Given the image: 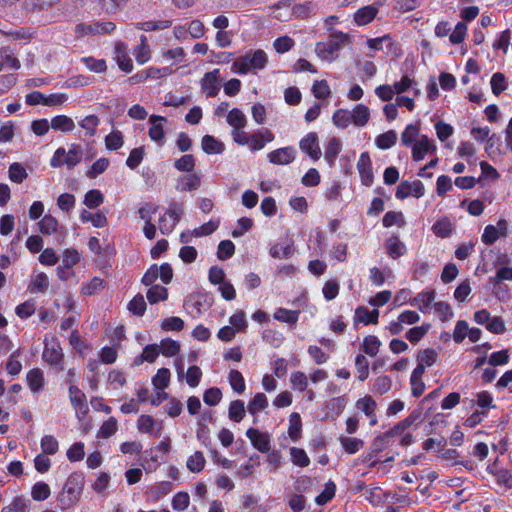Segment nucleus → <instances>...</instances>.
<instances>
[{
    "label": "nucleus",
    "instance_id": "nucleus-1",
    "mask_svg": "<svg viewBox=\"0 0 512 512\" xmlns=\"http://www.w3.org/2000/svg\"><path fill=\"white\" fill-rule=\"evenodd\" d=\"M396 437H399V445L401 447H407L415 441L413 434L401 435L398 431H395L393 426L391 429L384 433L376 435L368 448L367 454L364 456V461L371 462V466H375L379 461L374 460V457L391 447L395 443Z\"/></svg>",
    "mask_w": 512,
    "mask_h": 512
},
{
    "label": "nucleus",
    "instance_id": "nucleus-2",
    "mask_svg": "<svg viewBox=\"0 0 512 512\" xmlns=\"http://www.w3.org/2000/svg\"><path fill=\"white\" fill-rule=\"evenodd\" d=\"M352 42V35L342 31H334L326 40L316 43L315 53L321 60L331 63L338 59L344 46L352 44Z\"/></svg>",
    "mask_w": 512,
    "mask_h": 512
},
{
    "label": "nucleus",
    "instance_id": "nucleus-3",
    "mask_svg": "<svg viewBox=\"0 0 512 512\" xmlns=\"http://www.w3.org/2000/svg\"><path fill=\"white\" fill-rule=\"evenodd\" d=\"M84 483L85 478L81 472H74L69 475L58 498L62 510L75 507L82 494Z\"/></svg>",
    "mask_w": 512,
    "mask_h": 512
},
{
    "label": "nucleus",
    "instance_id": "nucleus-4",
    "mask_svg": "<svg viewBox=\"0 0 512 512\" xmlns=\"http://www.w3.org/2000/svg\"><path fill=\"white\" fill-rule=\"evenodd\" d=\"M267 62L268 58L265 51L262 49L249 50L234 61L232 69L240 75H246L252 70L265 68Z\"/></svg>",
    "mask_w": 512,
    "mask_h": 512
},
{
    "label": "nucleus",
    "instance_id": "nucleus-5",
    "mask_svg": "<svg viewBox=\"0 0 512 512\" xmlns=\"http://www.w3.org/2000/svg\"><path fill=\"white\" fill-rule=\"evenodd\" d=\"M82 157V147L79 144L73 143L70 145L68 151L63 147L57 148L50 159V166L59 168L66 165L67 168H73L82 161Z\"/></svg>",
    "mask_w": 512,
    "mask_h": 512
},
{
    "label": "nucleus",
    "instance_id": "nucleus-6",
    "mask_svg": "<svg viewBox=\"0 0 512 512\" xmlns=\"http://www.w3.org/2000/svg\"><path fill=\"white\" fill-rule=\"evenodd\" d=\"M183 213V206L180 203L172 202L165 213L159 219L158 228L163 235L173 232L175 226Z\"/></svg>",
    "mask_w": 512,
    "mask_h": 512
},
{
    "label": "nucleus",
    "instance_id": "nucleus-7",
    "mask_svg": "<svg viewBox=\"0 0 512 512\" xmlns=\"http://www.w3.org/2000/svg\"><path fill=\"white\" fill-rule=\"evenodd\" d=\"M43 360L57 371L64 369L63 351L58 340H53L51 344H46L42 354Z\"/></svg>",
    "mask_w": 512,
    "mask_h": 512
},
{
    "label": "nucleus",
    "instance_id": "nucleus-8",
    "mask_svg": "<svg viewBox=\"0 0 512 512\" xmlns=\"http://www.w3.org/2000/svg\"><path fill=\"white\" fill-rule=\"evenodd\" d=\"M299 148L313 161H318L322 155L319 145V137L316 132L307 133L299 141Z\"/></svg>",
    "mask_w": 512,
    "mask_h": 512
},
{
    "label": "nucleus",
    "instance_id": "nucleus-9",
    "mask_svg": "<svg viewBox=\"0 0 512 512\" xmlns=\"http://www.w3.org/2000/svg\"><path fill=\"white\" fill-rule=\"evenodd\" d=\"M246 437L250 440L252 446L259 452H269L271 448V439L267 432H261L256 428L250 427L246 431Z\"/></svg>",
    "mask_w": 512,
    "mask_h": 512
},
{
    "label": "nucleus",
    "instance_id": "nucleus-10",
    "mask_svg": "<svg viewBox=\"0 0 512 512\" xmlns=\"http://www.w3.org/2000/svg\"><path fill=\"white\" fill-rule=\"evenodd\" d=\"M357 170L359 172L362 185L369 187L374 180L372 170V162L368 152H362L357 162Z\"/></svg>",
    "mask_w": 512,
    "mask_h": 512
},
{
    "label": "nucleus",
    "instance_id": "nucleus-11",
    "mask_svg": "<svg viewBox=\"0 0 512 512\" xmlns=\"http://www.w3.org/2000/svg\"><path fill=\"white\" fill-rule=\"evenodd\" d=\"M200 84L207 97H215L220 91V70L205 73Z\"/></svg>",
    "mask_w": 512,
    "mask_h": 512
},
{
    "label": "nucleus",
    "instance_id": "nucleus-12",
    "mask_svg": "<svg viewBox=\"0 0 512 512\" xmlns=\"http://www.w3.org/2000/svg\"><path fill=\"white\" fill-rule=\"evenodd\" d=\"M270 163L275 165H288L296 158V150L293 146H286L273 150L267 154Z\"/></svg>",
    "mask_w": 512,
    "mask_h": 512
},
{
    "label": "nucleus",
    "instance_id": "nucleus-13",
    "mask_svg": "<svg viewBox=\"0 0 512 512\" xmlns=\"http://www.w3.org/2000/svg\"><path fill=\"white\" fill-rule=\"evenodd\" d=\"M274 140V134L269 129L257 131L249 136V149L251 151H259L265 147L267 143Z\"/></svg>",
    "mask_w": 512,
    "mask_h": 512
},
{
    "label": "nucleus",
    "instance_id": "nucleus-14",
    "mask_svg": "<svg viewBox=\"0 0 512 512\" xmlns=\"http://www.w3.org/2000/svg\"><path fill=\"white\" fill-rule=\"evenodd\" d=\"M167 119L163 116L159 115H151L149 118L150 127L148 130V135L150 139L154 142L161 143L164 139V128L163 123L166 122Z\"/></svg>",
    "mask_w": 512,
    "mask_h": 512
},
{
    "label": "nucleus",
    "instance_id": "nucleus-15",
    "mask_svg": "<svg viewBox=\"0 0 512 512\" xmlns=\"http://www.w3.org/2000/svg\"><path fill=\"white\" fill-rule=\"evenodd\" d=\"M412 148V159L414 161H421L425 158L427 153L434 147L432 141L426 135H422L415 143L411 146Z\"/></svg>",
    "mask_w": 512,
    "mask_h": 512
},
{
    "label": "nucleus",
    "instance_id": "nucleus-16",
    "mask_svg": "<svg viewBox=\"0 0 512 512\" xmlns=\"http://www.w3.org/2000/svg\"><path fill=\"white\" fill-rule=\"evenodd\" d=\"M26 383L33 394L41 392L45 385L43 371L39 368L29 370L26 375Z\"/></svg>",
    "mask_w": 512,
    "mask_h": 512
},
{
    "label": "nucleus",
    "instance_id": "nucleus-17",
    "mask_svg": "<svg viewBox=\"0 0 512 512\" xmlns=\"http://www.w3.org/2000/svg\"><path fill=\"white\" fill-rule=\"evenodd\" d=\"M201 185V178L195 173L182 175L176 183V190L179 192L197 190Z\"/></svg>",
    "mask_w": 512,
    "mask_h": 512
},
{
    "label": "nucleus",
    "instance_id": "nucleus-18",
    "mask_svg": "<svg viewBox=\"0 0 512 512\" xmlns=\"http://www.w3.org/2000/svg\"><path fill=\"white\" fill-rule=\"evenodd\" d=\"M379 318V311L377 309L369 310L365 306H359L355 310L354 322L368 324H377Z\"/></svg>",
    "mask_w": 512,
    "mask_h": 512
},
{
    "label": "nucleus",
    "instance_id": "nucleus-19",
    "mask_svg": "<svg viewBox=\"0 0 512 512\" xmlns=\"http://www.w3.org/2000/svg\"><path fill=\"white\" fill-rule=\"evenodd\" d=\"M422 412L420 409L413 410L407 417L399 421L394 425L395 431H398L401 435L412 434L409 429L420 422Z\"/></svg>",
    "mask_w": 512,
    "mask_h": 512
},
{
    "label": "nucleus",
    "instance_id": "nucleus-20",
    "mask_svg": "<svg viewBox=\"0 0 512 512\" xmlns=\"http://www.w3.org/2000/svg\"><path fill=\"white\" fill-rule=\"evenodd\" d=\"M378 9L372 5H367L359 8L354 13V22L358 26H364L371 23L377 16Z\"/></svg>",
    "mask_w": 512,
    "mask_h": 512
},
{
    "label": "nucleus",
    "instance_id": "nucleus-21",
    "mask_svg": "<svg viewBox=\"0 0 512 512\" xmlns=\"http://www.w3.org/2000/svg\"><path fill=\"white\" fill-rule=\"evenodd\" d=\"M342 144L339 138L332 137L325 148L324 159L330 167H333L336 163V158L341 152Z\"/></svg>",
    "mask_w": 512,
    "mask_h": 512
},
{
    "label": "nucleus",
    "instance_id": "nucleus-22",
    "mask_svg": "<svg viewBox=\"0 0 512 512\" xmlns=\"http://www.w3.org/2000/svg\"><path fill=\"white\" fill-rule=\"evenodd\" d=\"M4 66L12 70H18L21 67L20 61L14 56L12 50L8 46L0 48V71Z\"/></svg>",
    "mask_w": 512,
    "mask_h": 512
},
{
    "label": "nucleus",
    "instance_id": "nucleus-23",
    "mask_svg": "<svg viewBox=\"0 0 512 512\" xmlns=\"http://www.w3.org/2000/svg\"><path fill=\"white\" fill-rule=\"evenodd\" d=\"M201 147L202 150L208 155L221 154L225 149L224 144L211 135L203 136Z\"/></svg>",
    "mask_w": 512,
    "mask_h": 512
},
{
    "label": "nucleus",
    "instance_id": "nucleus-24",
    "mask_svg": "<svg viewBox=\"0 0 512 512\" xmlns=\"http://www.w3.org/2000/svg\"><path fill=\"white\" fill-rule=\"evenodd\" d=\"M295 252V248L293 243H287L282 245L280 243H276L272 245L269 249V254L272 258L275 259H289Z\"/></svg>",
    "mask_w": 512,
    "mask_h": 512
},
{
    "label": "nucleus",
    "instance_id": "nucleus-25",
    "mask_svg": "<svg viewBox=\"0 0 512 512\" xmlns=\"http://www.w3.org/2000/svg\"><path fill=\"white\" fill-rule=\"evenodd\" d=\"M351 121L355 126L362 127L369 121L370 113L366 105L358 104L350 112Z\"/></svg>",
    "mask_w": 512,
    "mask_h": 512
},
{
    "label": "nucleus",
    "instance_id": "nucleus-26",
    "mask_svg": "<svg viewBox=\"0 0 512 512\" xmlns=\"http://www.w3.org/2000/svg\"><path fill=\"white\" fill-rule=\"evenodd\" d=\"M51 128L55 131L64 133L71 132L75 128V123L72 118L66 115H57L51 119Z\"/></svg>",
    "mask_w": 512,
    "mask_h": 512
},
{
    "label": "nucleus",
    "instance_id": "nucleus-27",
    "mask_svg": "<svg viewBox=\"0 0 512 512\" xmlns=\"http://www.w3.org/2000/svg\"><path fill=\"white\" fill-rule=\"evenodd\" d=\"M339 442L348 454H355L364 447V441L357 437L340 436Z\"/></svg>",
    "mask_w": 512,
    "mask_h": 512
},
{
    "label": "nucleus",
    "instance_id": "nucleus-28",
    "mask_svg": "<svg viewBox=\"0 0 512 512\" xmlns=\"http://www.w3.org/2000/svg\"><path fill=\"white\" fill-rule=\"evenodd\" d=\"M299 315H300V311H298V310H289V309L280 307L274 312L273 317L275 320H277L279 322L287 323L289 325H294L298 322Z\"/></svg>",
    "mask_w": 512,
    "mask_h": 512
},
{
    "label": "nucleus",
    "instance_id": "nucleus-29",
    "mask_svg": "<svg viewBox=\"0 0 512 512\" xmlns=\"http://www.w3.org/2000/svg\"><path fill=\"white\" fill-rule=\"evenodd\" d=\"M71 406L75 410L76 417L79 420L85 418V416L89 413V407L87 404V398L85 393H81L79 396H74L70 399Z\"/></svg>",
    "mask_w": 512,
    "mask_h": 512
},
{
    "label": "nucleus",
    "instance_id": "nucleus-30",
    "mask_svg": "<svg viewBox=\"0 0 512 512\" xmlns=\"http://www.w3.org/2000/svg\"><path fill=\"white\" fill-rule=\"evenodd\" d=\"M245 414L246 410L244 401L237 399L230 402L228 416L231 421L239 423L244 419Z\"/></svg>",
    "mask_w": 512,
    "mask_h": 512
},
{
    "label": "nucleus",
    "instance_id": "nucleus-31",
    "mask_svg": "<svg viewBox=\"0 0 512 512\" xmlns=\"http://www.w3.org/2000/svg\"><path fill=\"white\" fill-rule=\"evenodd\" d=\"M205 457L202 452L195 451L186 461L187 469L192 473H200L205 468Z\"/></svg>",
    "mask_w": 512,
    "mask_h": 512
},
{
    "label": "nucleus",
    "instance_id": "nucleus-32",
    "mask_svg": "<svg viewBox=\"0 0 512 512\" xmlns=\"http://www.w3.org/2000/svg\"><path fill=\"white\" fill-rule=\"evenodd\" d=\"M406 252V246L400 239L393 235L387 241V254L393 258L397 259L400 256L404 255Z\"/></svg>",
    "mask_w": 512,
    "mask_h": 512
},
{
    "label": "nucleus",
    "instance_id": "nucleus-33",
    "mask_svg": "<svg viewBox=\"0 0 512 512\" xmlns=\"http://www.w3.org/2000/svg\"><path fill=\"white\" fill-rule=\"evenodd\" d=\"M435 299L434 291H425L418 294L410 303L411 305L418 306L422 312H426L431 308V304Z\"/></svg>",
    "mask_w": 512,
    "mask_h": 512
},
{
    "label": "nucleus",
    "instance_id": "nucleus-34",
    "mask_svg": "<svg viewBox=\"0 0 512 512\" xmlns=\"http://www.w3.org/2000/svg\"><path fill=\"white\" fill-rule=\"evenodd\" d=\"M397 141V133L394 130H388L375 139V145L381 150H387L393 147Z\"/></svg>",
    "mask_w": 512,
    "mask_h": 512
},
{
    "label": "nucleus",
    "instance_id": "nucleus-35",
    "mask_svg": "<svg viewBox=\"0 0 512 512\" xmlns=\"http://www.w3.org/2000/svg\"><path fill=\"white\" fill-rule=\"evenodd\" d=\"M147 300L150 304H156L160 301L168 299V290L164 286L152 285L146 293Z\"/></svg>",
    "mask_w": 512,
    "mask_h": 512
},
{
    "label": "nucleus",
    "instance_id": "nucleus-36",
    "mask_svg": "<svg viewBox=\"0 0 512 512\" xmlns=\"http://www.w3.org/2000/svg\"><path fill=\"white\" fill-rule=\"evenodd\" d=\"M336 493V484L332 480H328L325 483L324 489L322 492L316 496L315 502L319 506L326 505L328 502H330L334 497Z\"/></svg>",
    "mask_w": 512,
    "mask_h": 512
},
{
    "label": "nucleus",
    "instance_id": "nucleus-37",
    "mask_svg": "<svg viewBox=\"0 0 512 512\" xmlns=\"http://www.w3.org/2000/svg\"><path fill=\"white\" fill-rule=\"evenodd\" d=\"M105 281L100 277H93L89 282L83 283L80 292L83 296H91L104 289Z\"/></svg>",
    "mask_w": 512,
    "mask_h": 512
},
{
    "label": "nucleus",
    "instance_id": "nucleus-38",
    "mask_svg": "<svg viewBox=\"0 0 512 512\" xmlns=\"http://www.w3.org/2000/svg\"><path fill=\"white\" fill-rule=\"evenodd\" d=\"M226 121L232 129L244 128L247 124L246 116L238 108H233L229 111Z\"/></svg>",
    "mask_w": 512,
    "mask_h": 512
},
{
    "label": "nucleus",
    "instance_id": "nucleus-39",
    "mask_svg": "<svg viewBox=\"0 0 512 512\" xmlns=\"http://www.w3.org/2000/svg\"><path fill=\"white\" fill-rule=\"evenodd\" d=\"M229 384L234 392L237 394L244 393L246 389L245 379L242 373L236 369H233L228 374Z\"/></svg>",
    "mask_w": 512,
    "mask_h": 512
},
{
    "label": "nucleus",
    "instance_id": "nucleus-40",
    "mask_svg": "<svg viewBox=\"0 0 512 512\" xmlns=\"http://www.w3.org/2000/svg\"><path fill=\"white\" fill-rule=\"evenodd\" d=\"M268 407V399L264 393H256L249 401L247 409L251 415H256L259 411Z\"/></svg>",
    "mask_w": 512,
    "mask_h": 512
},
{
    "label": "nucleus",
    "instance_id": "nucleus-41",
    "mask_svg": "<svg viewBox=\"0 0 512 512\" xmlns=\"http://www.w3.org/2000/svg\"><path fill=\"white\" fill-rule=\"evenodd\" d=\"M289 452L290 460L295 466L301 468L309 466L310 458L308 457L304 449L298 447H291Z\"/></svg>",
    "mask_w": 512,
    "mask_h": 512
},
{
    "label": "nucleus",
    "instance_id": "nucleus-42",
    "mask_svg": "<svg viewBox=\"0 0 512 512\" xmlns=\"http://www.w3.org/2000/svg\"><path fill=\"white\" fill-rule=\"evenodd\" d=\"M302 422L297 412H293L289 418L288 435L291 440L297 441L301 436Z\"/></svg>",
    "mask_w": 512,
    "mask_h": 512
},
{
    "label": "nucleus",
    "instance_id": "nucleus-43",
    "mask_svg": "<svg viewBox=\"0 0 512 512\" xmlns=\"http://www.w3.org/2000/svg\"><path fill=\"white\" fill-rule=\"evenodd\" d=\"M8 173L9 179L17 184L22 183L28 177L25 167L18 162L10 164Z\"/></svg>",
    "mask_w": 512,
    "mask_h": 512
},
{
    "label": "nucleus",
    "instance_id": "nucleus-44",
    "mask_svg": "<svg viewBox=\"0 0 512 512\" xmlns=\"http://www.w3.org/2000/svg\"><path fill=\"white\" fill-rule=\"evenodd\" d=\"M127 309L135 316H143L146 311V302L142 294L135 295L128 303Z\"/></svg>",
    "mask_w": 512,
    "mask_h": 512
},
{
    "label": "nucleus",
    "instance_id": "nucleus-45",
    "mask_svg": "<svg viewBox=\"0 0 512 512\" xmlns=\"http://www.w3.org/2000/svg\"><path fill=\"white\" fill-rule=\"evenodd\" d=\"M104 202V196L100 190L91 189L84 196V205L90 209L98 208Z\"/></svg>",
    "mask_w": 512,
    "mask_h": 512
},
{
    "label": "nucleus",
    "instance_id": "nucleus-46",
    "mask_svg": "<svg viewBox=\"0 0 512 512\" xmlns=\"http://www.w3.org/2000/svg\"><path fill=\"white\" fill-rule=\"evenodd\" d=\"M50 494L49 485L43 481L36 482L32 487L31 496L35 501H44L49 498Z\"/></svg>",
    "mask_w": 512,
    "mask_h": 512
},
{
    "label": "nucleus",
    "instance_id": "nucleus-47",
    "mask_svg": "<svg viewBox=\"0 0 512 512\" xmlns=\"http://www.w3.org/2000/svg\"><path fill=\"white\" fill-rule=\"evenodd\" d=\"M171 26V21L169 20H161V21H144L138 22L135 24V27L138 30L142 31H155V30H164Z\"/></svg>",
    "mask_w": 512,
    "mask_h": 512
},
{
    "label": "nucleus",
    "instance_id": "nucleus-48",
    "mask_svg": "<svg viewBox=\"0 0 512 512\" xmlns=\"http://www.w3.org/2000/svg\"><path fill=\"white\" fill-rule=\"evenodd\" d=\"M290 383L294 390L304 392L308 388V378L302 371H294L290 375Z\"/></svg>",
    "mask_w": 512,
    "mask_h": 512
},
{
    "label": "nucleus",
    "instance_id": "nucleus-49",
    "mask_svg": "<svg viewBox=\"0 0 512 512\" xmlns=\"http://www.w3.org/2000/svg\"><path fill=\"white\" fill-rule=\"evenodd\" d=\"M332 122L340 129L347 128L352 123L350 112L347 109H337L332 115Z\"/></svg>",
    "mask_w": 512,
    "mask_h": 512
},
{
    "label": "nucleus",
    "instance_id": "nucleus-50",
    "mask_svg": "<svg viewBox=\"0 0 512 512\" xmlns=\"http://www.w3.org/2000/svg\"><path fill=\"white\" fill-rule=\"evenodd\" d=\"M381 342L375 335H368L363 339L362 349L370 357L375 356L380 348Z\"/></svg>",
    "mask_w": 512,
    "mask_h": 512
},
{
    "label": "nucleus",
    "instance_id": "nucleus-51",
    "mask_svg": "<svg viewBox=\"0 0 512 512\" xmlns=\"http://www.w3.org/2000/svg\"><path fill=\"white\" fill-rule=\"evenodd\" d=\"M356 408L366 416H371L376 411L377 403L370 395H366L356 401Z\"/></svg>",
    "mask_w": 512,
    "mask_h": 512
},
{
    "label": "nucleus",
    "instance_id": "nucleus-52",
    "mask_svg": "<svg viewBox=\"0 0 512 512\" xmlns=\"http://www.w3.org/2000/svg\"><path fill=\"white\" fill-rule=\"evenodd\" d=\"M160 353L166 357H173L180 351V344L178 341L166 338L161 341L159 347Z\"/></svg>",
    "mask_w": 512,
    "mask_h": 512
},
{
    "label": "nucleus",
    "instance_id": "nucleus-53",
    "mask_svg": "<svg viewBox=\"0 0 512 512\" xmlns=\"http://www.w3.org/2000/svg\"><path fill=\"white\" fill-rule=\"evenodd\" d=\"M419 135V127L416 124H408L401 134V142L404 146L410 147L417 140Z\"/></svg>",
    "mask_w": 512,
    "mask_h": 512
},
{
    "label": "nucleus",
    "instance_id": "nucleus-54",
    "mask_svg": "<svg viewBox=\"0 0 512 512\" xmlns=\"http://www.w3.org/2000/svg\"><path fill=\"white\" fill-rule=\"evenodd\" d=\"M58 228V221L55 217H53L50 214H46L40 221H39V231L42 234L50 235L52 233H55Z\"/></svg>",
    "mask_w": 512,
    "mask_h": 512
},
{
    "label": "nucleus",
    "instance_id": "nucleus-55",
    "mask_svg": "<svg viewBox=\"0 0 512 512\" xmlns=\"http://www.w3.org/2000/svg\"><path fill=\"white\" fill-rule=\"evenodd\" d=\"M36 311V302L34 299H29L15 308V313L20 319H27L32 316Z\"/></svg>",
    "mask_w": 512,
    "mask_h": 512
},
{
    "label": "nucleus",
    "instance_id": "nucleus-56",
    "mask_svg": "<svg viewBox=\"0 0 512 512\" xmlns=\"http://www.w3.org/2000/svg\"><path fill=\"white\" fill-rule=\"evenodd\" d=\"M392 387V380L389 376H378L373 383L372 391L377 395H384L390 391Z\"/></svg>",
    "mask_w": 512,
    "mask_h": 512
},
{
    "label": "nucleus",
    "instance_id": "nucleus-57",
    "mask_svg": "<svg viewBox=\"0 0 512 512\" xmlns=\"http://www.w3.org/2000/svg\"><path fill=\"white\" fill-rule=\"evenodd\" d=\"M174 167L180 172H192L195 168V158L192 154H185L174 162Z\"/></svg>",
    "mask_w": 512,
    "mask_h": 512
},
{
    "label": "nucleus",
    "instance_id": "nucleus-58",
    "mask_svg": "<svg viewBox=\"0 0 512 512\" xmlns=\"http://www.w3.org/2000/svg\"><path fill=\"white\" fill-rule=\"evenodd\" d=\"M382 224L385 228L392 227L394 225L403 226L405 224L403 213L400 211H388L385 213Z\"/></svg>",
    "mask_w": 512,
    "mask_h": 512
},
{
    "label": "nucleus",
    "instance_id": "nucleus-59",
    "mask_svg": "<svg viewBox=\"0 0 512 512\" xmlns=\"http://www.w3.org/2000/svg\"><path fill=\"white\" fill-rule=\"evenodd\" d=\"M100 123L99 118L96 115H88L79 122L82 129L85 130V134L92 137L96 134L97 127Z\"/></svg>",
    "mask_w": 512,
    "mask_h": 512
},
{
    "label": "nucleus",
    "instance_id": "nucleus-60",
    "mask_svg": "<svg viewBox=\"0 0 512 512\" xmlns=\"http://www.w3.org/2000/svg\"><path fill=\"white\" fill-rule=\"evenodd\" d=\"M355 369L357 371V378L359 381H365L369 376V362L367 358L358 354L355 358Z\"/></svg>",
    "mask_w": 512,
    "mask_h": 512
},
{
    "label": "nucleus",
    "instance_id": "nucleus-61",
    "mask_svg": "<svg viewBox=\"0 0 512 512\" xmlns=\"http://www.w3.org/2000/svg\"><path fill=\"white\" fill-rule=\"evenodd\" d=\"M40 446L44 454L54 455L59 450V443L52 435H45L41 438Z\"/></svg>",
    "mask_w": 512,
    "mask_h": 512
},
{
    "label": "nucleus",
    "instance_id": "nucleus-62",
    "mask_svg": "<svg viewBox=\"0 0 512 512\" xmlns=\"http://www.w3.org/2000/svg\"><path fill=\"white\" fill-rule=\"evenodd\" d=\"M312 93L315 98L325 100L330 94V86L326 80H316L312 85Z\"/></svg>",
    "mask_w": 512,
    "mask_h": 512
},
{
    "label": "nucleus",
    "instance_id": "nucleus-63",
    "mask_svg": "<svg viewBox=\"0 0 512 512\" xmlns=\"http://www.w3.org/2000/svg\"><path fill=\"white\" fill-rule=\"evenodd\" d=\"M118 422L116 418L110 417L102 423L98 430L97 436L99 438H109L114 435L117 431Z\"/></svg>",
    "mask_w": 512,
    "mask_h": 512
},
{
    "label": "nucleus",
    "instance_id": "nucleus-64",
    "mask_svg": "<svg viewBox=\"0 0 512 512\" xmlns=\"http://www.w3.org/2000/svg\"><path fill=\"white\" fill-rule=\"evenodd\" d=\"M235 253V245L231 240L220 241L217 249V257L219 260L230 259Z\"/></svg>",
    "mask_w": 512,
    "mask_h": 512
}]
</instances>
